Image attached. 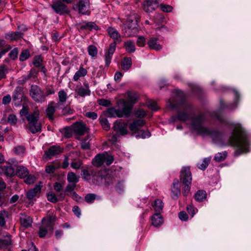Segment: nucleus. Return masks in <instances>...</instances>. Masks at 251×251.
<instances>
[{
	"label": "nucleus",
	"instance_id": "obj_1",
	"mask_svg": "<svg viewBox=\"0 0 251 251\" xmlns=\"http://www.w3.org/2000/svg\"><path fill=\"white\" fill-rule=\"evenodd\" d=\"M231 145L237 148L235 153L238 155L249 151V143L244 129L237 125L229 139Z\"/></svg>",
	"mask_w": 251,
	"mask_h": 251
},
{
	"label": "nucleus",
	"instance_id": "obj_2",
	"mask_svg": "<svg viewBox=\"0 0 251 251\" xmlns=\"http://www.w3.org/2000/svg\"><path fill=\"white\" fill-rule=\"evenodd\" d=\"M180 105H182L183 110L178 113V119L185 122L190 121L194 113L191 105L185 103L178 96L169 100V106L172 108H177Z\"/></svg>",
	"mask_w": 251,
	"mask_h": 251
},
{
	"label": "nucleus",
	"instance_id": "obj_3",
	"mask_svg": "<svg viewBox=\"0 0 251 251\" xmlns=\"http://www.w3.org/2000/svg\"><path fill=\"white\" fill-rule=\"evenodd\" d=\"M107 31L109 36L114 40V42L109 45V49L106 51L104 55L105 66L108 67L115 51L116 44L120 43L122 39L120 34L115 28L109 27L107 29Z\"/></svg>",
	"mask_w": 251,
	"mask_h": 251
},
{
	"label": "nucleus",
	"instance_id": "obj_4",
	"mask_svg": "<svg viewBox=\"0 0 251 251\" xmlns=\"http://www.w3.org/2000/svg\"><path fill=\"white\" fill-rule=\"evenodd\" d=\"M137 100L138 98L135 97V95H132L129 98L127 101H126L124 100H118V106L122 107V109H116L115 117L121 118L123 116L128 117L131 112L133 105Z\"/></svg>",
	"mask_w": 251,
	"mask_h": 251
},
{
	"label": "nucleus",
	"instance_id": "obj_5",
	"mask_svg": "<svg viewBox=\"0 0 251 251\" xmlns=\"http://www.w3.org/2000/svg\"><path fill=\"white\" fill-rule=\"evenodd\" d=\"M204 121L205 117L203 114H200L195 117L192 120V126L193 128L202 136H213L214 134H217V132L210 130L208 128L202 126Z\"/></svg>",
	"mask_w": 251,
	"mask_h": 251
},
{
	"label": "nucleus",
	"instance_id": "obj_6",
	"mask_svg": "<svg viewBox=\"0 0 251 251\" xmlns=\"http://www.w3.org/2000/svg\"><path fill=\"white\" fill-rule=\"evenodd\" d=\"M180 180L184 186L182 188V194L184 196H188L190 192L192 180V173L189 167H183L180 174Z\"/></svg>",
	"mask_w": 251,
	"mask_h": 251
},
{
	"label": "nucleus",
	"instance_id": "obj_7",
	"mask_svg": "<svg viewBox=\"0 0 251 251\" xmlns=\"http://www.w3.org/2000/svg\"><path fill=\"white\" fill-rule=\"evenodd\" d=\"M28 124L26 126V128L30 131L35 134L41 131L42 125L39 121V112L38 111H34L31 113L29 114L26 116Z\"/></svg>",
	"mask_w": 251,
	"mask_h": 251
},
{
	"label": "nucleus",
	"instance_id": "obj_8",
	"mask_svg": "<svg viewBox=\"0 0 251 251\" xmlns=\"http://www.w3.org/2000/svg\"><path fill=\"white\" fill-rule=\"evenodd\" d=\"M123 33L126 37L135 36L138 32L137 21L135 17L130 16L124 24L122 28Z\"/></svg>",
	"mask_w": 251,
	"mask_h": 251
},
{
	"label": "nucleus",
	"instance_id": "obj_9",
	"mask_svg": "<svg viewBox=\"0 0 251 251\" xmlns=\"http://www.w3.org/2000/svg\"><path fill=\"white\" fill-rule=\"evenodd\" d=\"M90 0H78L73 9L82 15H89L91 13Z\"/></svg>",
	"mask_w": 251,
	"mask_h": 251
},
{
	"label": "nucleus",
	"instance_id": "obj_10",
	"mask_svg": "<svg viewBox=\"0 0 251 251\" xmlns=\"http://www.w3.org/2000/svg\"><path fill=\"white\" fill-rule=\"evenodd\" d=\"M50 7L56 14L60 15L68 14L70 12V10L67 5L61 0L53 2Z\"/></svg>",
	"mask_w": 251,
	"mask_h": 251
},
{
	"label": "nucleus",
	"instance_id": "obj_11",
	"mask_svg": "<svg viewBox=\"0 0 251 251\" xmlns=\"http://www.w3.org/2000/svg\"><path fill=\"white\" fill-rule=\"evenodd\" d=\"M63 151V149L61 148L60 146L57 145L52 146L45 151L43 157L46 160H49L52 156L59 154L62 152Z\"/></svg>",
	"mask_w": 251,
	"mask_h": 251
},
{
	"label": "nucleus",
	"instance_id": "obj_12",
	"mask_svg": "<svg viewBox=\"0 0 251 251\" xmlns=\"http://www.w3.org/2000/svg\"><path fill=\"white\" fill-rule=\"evenodd\" d=\"M42 186V182L41 181L36 184L33 188L31 189L26 193L27 199L31 200L35 197L39 196Z\"/></svg>",
	"mask_w": 251,
	"mask_h": 251
},
{
	"label": "nucleus",
	"instance_id": "obj_13",
	"mask_svg": "<svg viewBox=\"0 0 251 251\" xmlns=\"http://www.w3.org/2000/svg\"><path fill=\"white\" fill-rule=\"evenodd\" d=\"M73 128L75 133L76 138L83 135L87 131V127L84 124L81 122H77L73 125Z\"/></svg>",
	"mask_w": 251,
	"mask_h": 251
},
{
	"label": "nucleus",
	"instance_id": "obj_14",
	"mask_svg": "<svg viewBox=\"0 0 251 251\" xmlns=\"http://www.w3.org/2000/svg\"><path fill=\"white\" fill-rule=\"evenodd\" d=\"M56 220V218L54 215L53 214H50L47 217V218H45L42 219V225L48 228L49 230L52 231Z\"/></svg>",
	"mask_w": 251,
	"mask_h": 251
},
{
	"label": "nucleus",
	"instance_id": "obj_15",
	"mask_svg": "<svg viewBox=\"0 0 251 251\" xmlns=\"http://www.w3.org/2000/svg\"><path fill=\"white\" fill-rule=\"evenodd\" d=\"M159 0H146L143 3V9L148 13L152 12L158 6Z\"/></svg>",
	"mask_w": 251,
	"mask_h": 251
},
{
	"label": "nucleus",
	"instance_id": "obj_16",
	"mask_svg": "<svg viewBox=\"0 0 251 251\" xmlns=\"http://www.w3.org/2000/svg\"><path fill=\"white\" fill-rule=\"evenodd\" d=\"M127 123L122 122H116L113 126V129L115 131H118L121 135H125L127 134Z\"/></svg>",
	"mask_w": 251,
	"mask_h": 251
},
{
	"label": "nucleus",
	"instance_id": "obj_17",
	"mask_svg": "<svg viewBox=\"0 0 251 251\" xmlns=\"http://www.w3.org/2000/svg\"><path fill=\"white\" fill-rule=\"evenodd\" d=\"M66 196L65 193H60L57 196L53 191L47 193V200L52 203H56L60 200H63Z\"/></svg>",
	"mask_w": 251,
	"mask_h": 251
},
{
	"label": "nucleus",
	"instance_id": "obj_18",
	"mask_svg": "<svg viewBox=\"0 0 251 251\" xmlns=\"http://www.w3.org/2000/svg\"><path fill=\"white\" fill-rule=\"evenodd\" d=\"M180 194V186L179 181L176 179L174 180L172 186L171 187V196L174 199H176Z\"/></svg>",
	"mask_w": 251,
	"mask_h": 251
},
{
	"label": "nucleus",
	"instance_id": "obj_19",
	"mask_svg": "<svg viewBox=\"0 0 251 251\" xmlns=\"http://www.w3.org/2000/svg\"><path fill=\"white\" fill-rule=\"evenodd\" d=\"M145 123V120L142 119L135 120L129 125V129L133 133H136L138 131L139 128L144 126Z\"/></svg>",
	"mask_w": 251,
	"mask_h": 251
},
{
	"label": "nucleus",
	"instance_id": "obj_20",
	"mask_svg": "<svg viewBox=\"0 0 251 251\" xmlns=\"http://www.w3.org/2000/svg\"><path fill=\"white\" fill-rule=\"evenodd\" d=\"M0 174H3L6 176L12 177L14 175V169L12 165L0 166Z\"/></svg>",
	"mask_w": 251,
	"mask_h": 251
},
{
	"label": "nucleus",
	"instance_id": "obj_21",
	"mask_svg": "<svg viewBox=\"0 0 251 251\" xmlns=\"http://www.w3.org/2000/svg\"><path fill=\"white\" fill-rule=\"evenodd\" d=\"M151 224L155 227H159L163 223V219L160 214L155 213L151 217Z\"/></svg>",
	"mask_w": 251,
	"mask_h": 251
},
{
	"label": "nucleus",
	"instance_id": "obj_22",
	"mask_svg": "<svg viewBox=\"0 0 251 251\" xmlns=\"http://www.w3.org/2000/svg\"><path fill=\"white\" fill-rule=\"evenodd\" d=\"M151 206L155 213L160 214L164 207V203L161 200L157 199L152 202Z\"/></svg>",
	"mask_w": 251,
	"mask_h": 251
},
{
	"label": "nucleus",
	"instance_id": "obj_23",
	"mask_svg": "<svg viewBox=\"0 0 251 251\" xmlns=\"http://www.w3.org/2000/svg\"><path fill=\"white\" fill-rule=\"evenodd\" d=\"M23 36V33L20 31L10 32L5 34V38L7 40L13 41L22 38Z\"/></svg>",
	"mask_w": 251,
	"mask_h": 251
},
{
	"label": "nucleus",
	"instance_id": "obj_24",
	"mask_svg": "<svg viewBox=\"0 0 251 251\" xmlns=\"http://www.w3.org/2000/svg\"><path fill=\"white\" fill-rule=\"evenodd\" d=\"M149 48L152 50H159L162 48L161 45L158 42V39L156 38H151L150 39L148 43Z\"/></svg>",
	"mask_w": 251,
	"mask_h": 251
},
{
	"label": "nucleus",
	"instance_id": "obj_25",
	"mask_svg": "<svg viewBox=\"0 0 251 251\" xmlns=\"http://www.w3.org/2000/svg\"><path fill=\"white\" fill-rule=\"evenodd\" d=\"M20 219L21 224L23 226L28 227L31 226L32 221L29 216L25 214H21Z\"/></svg>",
	"mask_w": 251,
	"mask_h": 251
},
{
	"label": "nucleus",
	"instance_id": "obj_26",
	"mask_svg": "<svg viewBox=\"0 0 251 251\" xmlns=\"http://www.w3.org/2000/svg\"><path fill=\"white\" fill-rule=\"evenodd\" d=\"M76 91L78 94H90L91 91L88 82H84L83 85L77 86Z\"/></svg>",
	"mask_w": 251,
	"mask_h": 251
},
{
	"label": "nucleus",
	"instance_id": "obj_27",
	"mask_svg": "<svg viewBox=\"0 0 251 251\" xmlns=\"http://www.w3.org/2000/svg\"><path fill=\"white\" fill-rule=\"evenodd\" d=\"M87 74V71L83 67H80L79 70L75 72L73 76V80L75 81H78L80 78L84 77Z\"/></svg>",
	"mask_w": 251,
	"mask_h": 251
},
{
	"label": "nucleus",
	"instance_id": "obj_28",
	"mask_svg": "<svg viewBox=\"0 0 251 251\" xmlns=\"http://www.w3.org/2000/svg\"><path fill=\"white\" fill-rule=\"evenodd\" d=\"M55 109L56 105L54 102H51L49 104L46 109V114L50 120H53V114L55 111Z\"/></svg>",
	"mask_w": 251,
	"mask_h": 251
},
{
	"label": "nucleus",
	"instance_id": "obj_29",
	"mask_svg": "<svg viewBox=\"0 0 251 251\" xmlns=\"http://www.w3.org/2000/svg\"><path fill=\"white\" fill-rule=\"evenodd\" d=\"M105 159V155L104 154H98L93 160V164L97 167H99L103 164Z\"/></svg>",
	"mask_w": 251,
	"mask_h": 251
},
{
	"label": "nucleus",
	"instance_id": "obj_30",
	"mask_svg": "<svg viewBox=\"0 0 251 251\" xmlns=\"http://www.w3.org/2000/svg\"><path fill=\"white\" fill-rule=\"evenodd\" d=\"M28 174V170L26 167L23 166L18 167L16 175L20 178L24 179Z\"/></svg>",
	"mask_w": 251,
	"mask_h": 251
},
{
	"label": "nucleus",
	"instance_id": "obj_31",
	"mask_svg": "<svg viewBox=\"0 0 251 251\" xmlns=\"http://www.w3.org/2000/svg\"><path fill=\"white\" fill-rule=\"evenodd\" d=\"M126 50L129 53H133L136 50L134 42L132 40H128L124 43Z\"/></svg>",
	"mask_w": 251,
	"mask_h": 251
},
{
	"label": "nucleus",
	"instance_id": "obj_32",
	"mask_svg": "<svg viewBox=\"0 0 251 251\" xmlns=\"http://www.w3.org/2000/svg\"><path fill=\"white\" fill-rule=\"evenodd\" d=\"M131 65L132 60L130 57L124 58L121 63V66L123 70L125 71H127L130 68Z\"/></svg>",
	"mask_w": 251,
	"mask_h": 251
},
{
	"label": "nucleus",
	"instance_id": "obj_33",
	"mask_svg": "<svg viewBox=\"0 0 251 251\" xmlns=\"http://www.w3.org/2000/svg\"><path fill=\"white\" fill-rule=\"evenodd\" d=\"M92 136L88 135L86 138H84L81 142V147L83 150H89L90 149V141L91 140Z\"/></svg>",
	"mask_w": 251,
	"mask_h": 251
},
{
	"label": "nucleus",
	"instance_id": "obj_34",
	"mask_svg": "<svg viewBox=\"0 0 251 251\" xmlns=\"http://www.w3.org/2000/svg\"><path fill=\"white\" fill-rule=\"evenodd\" d=\"M195 199L198 201H202L206 198V193L204 190H199L195 194Z\"/></svg>",
	"mask_w": 251,
	"mask_h": 251
},
{
	"label": "nucleus",
	"instance_id": "obj_35",
	"mask_svg": "<svg viewBox=\"0 0 251 251\" xmlns=\"http://www.w3.org/2000/svg\"><path fill=\"white\" fill-rule=\"evenodd\" d=\"M67 180L70 183H77L79 181V177L73 172H69L67 175Z\"/></svg>",
	"mask_w": 251,
	"mask_h": 251
},
{
	"label": "nucleus",
	"instance_id": "obj_36",
	"mask_svg": "<svg viewBox=\"0 0 251 251\" xmlns=\"http://www.w3.org/2000/svg\"><path fill=\"white\" fill-rule=\"evenodd\" d=\"M88 54L92 58L96 57L98 54L97 48L94 45H90L87 48Z\"/></svg>",
	"mask_w": 251,
	"mask_h": 251
},
{
	"label": "nucleus",
	"instance_id": "obj_37",
	"mask_svg": "<svg viewBox=\"0 0 251 251\" xmlns=\"http://www.w3.org/2000/svg\"><path fill=\"white\" fill-rule=\"evenodd\" d=\"M226 155L227 154L226 151L218 152L215 154L214 156V160L217 162H222L226 159Z\"/></svg>",
	"mask_w": 251,
	"mask_h": 251
},
{
	"label": "nucleus",
	"instance_id": "obj_38",
	"mask_svg": "<svg viewBox=\"0 0 251 251\" xmlns=\"http://www.w3.org/2000/svg\"><path fill=\"white\" fill-rule=\"evenodd\" d=\"M36 179V177L33 175L28 174L24 178V182L27 184H31L34 183Z\"/></svg>",
	"mask_w": 251,
	"mask_h": 251
},
{
	"label": "nucleus",
	"instance_id": "obj_39",
	"mask_svg": "<svg viewBox=\"0 0 251 251\" xmlns=\"http://www.w3.org/2000/svg\"><path fill=\"white\" fill-rule=\"evenodd\" d=\"M81 29H88L90 30L94 29H97L98 26L97 25L93 22H88L83 24L81 26Z\"/></svg>",
	"mask_w": 251,
	"mask_h": 251
},
{
	"label": "nucleus",
	"instance_id": "obj_40",
	"mask_svg": "<svg viewBox=\"0 0 251 251\" xmlns=\"http://www.w3.org/2000/svg\"><path fill=\"white\" fill-rule=\"evenodd\" d=\"M210 161V158H205L201 163H198V167L201 170H205L208 166Z\"/></svg>",
	"mask_w": 251,
	"mask_h": 251
},
{
	"label": "nucleus",
	"instance_id": "obj_41",
	"mask_svg": "<svg viewBox=\"0 0 251 251\" xmlns=\"http://www.w3.org/2000/svg\"><path fill=\"white\" fill-rule=\"evenodd\" d=\"M17 121V116L13 114H10L7 118V122L11 125H16Z\"/></svg>",
	"mask_w": 251,
	"mask_h": 251
},
{
	"label": "nucleus",
	"instance_id": "obj_42",
	"mask_svg": "<svg viewBox=\"0 0 251 251\" xmlns=\"http://www.w3.org/2000/svg\"><path fill=\"white\" fill-rule=\"evenodd\" d=\"M30 56V53L28 50H23L20 55L19 59L21 61H24L27 59Z\"/></svg>",
	"mask_w": 251,
	"mask_h": 251
},
{
	"label": "nucleus",
	"instance_id": "obj_43",
	"mask_svg": "<svg viewBox=\"0 0 251 251\" xmlns=\"http://www.w3.org/2000/svg\"><path fill=\"white\" fill-rule=\"evenodd\" d=\"M100 123L103 128L105 130H108L110 129V124L106 119L103 118L100 119Z\"/></svg>",
	"mask_w": 251,
	"mask_h": 251
},
{
	"label": "nucleus",
	"instance_id": "obj_44",
	"mask_svg": "<svg viewBox=\"0 0 251 251\" xmlns=\"http://www.w3.org/2000/svg\"><path fill=\"white\" fill-rule=\"evenodd\" d=\"M147 106L152 110H156L158 109L157 103L155 101L149 100L146 102Z\"/></svg>",
	"mask_w": 251,
	"mask_h": 251
},
{
	"label": "nucleus",
	"instance_id": "obj_45",
	"mask_svg": "<svg viewBox=\"0 0 251 251\" xmlns=\"http://www.w3.org/2000/svg\"><path fill=\"white\" fill-rule=\"evenodd\" d=\"M48 230L49 229L48 228L42 225V226L40 227L38 232L39 237L40 238L44 237L46 235Z\"/></svg>",
	"mask_w": 251,
	"mask_h": 251
},
{
	"label": "nucleus",
	"instance_id": "obj_46",
	"mask_svg": "<svg viewBox=\"0 0 251 251\" xmlns=\"http://www.w3.org/2000/svg\"><path fill=\"white\" fill-rule=\"evenodd\" d=\"M41 93V89L37 85H33L31 86L30 94H40Z\"/></svg>",
	"mask_w": 251,
	"mask_h": 251
},
{
	"label": "nucleus",
	"instance_id": "obj_47",
	"mask_svg": "<svg viewBox=\"0 0 251 251\" xmlns=\"http://www.w3.org/2000/svg\"><path fill=\"white\" fill-rule=\"evenodd\" d=\"M7 73V69L4 65L0 66V80L6 77Z\"/></svg>",
	"mask_w": 251,
	"mask_h": 251
},
{
	"label": "nucleus",
	"instance_id": "obj_48",
	"mask_svg": "<svg viewBox=\"0 0 251 251\" xmlns=\"http://www.w3.org/2000/svg\"><path fill=\"white\" fill-rule=\"evenodd\" d=\"M134 115L137 118H142L146 115V112L142 109H139L135 112Z\"/></svg>",
	"mask_w": 251,
	"mask_h": 251
},
{
	"label": "nucleus",
	"instance_id": "obj_49",
	"mask_svg": "<svg viewBox=\"0 0 251 251\" xmlns=\"http://www.w3.org/2000/svg\"><path fill=\"white\" fill-rule=\"evenodd\" d=\"M42 62V59L41 56H35L33 58V64L35 67H38L41 66Z\"/></svg>",
	"mask_w": 251,
	"mask_h": 251
},
{
	"label": "nucleus",
	"instance_id": "obj_50",
	"mask_svg": "<svg viewBox=\"0 0 251 251\" xmlns=\"http://www.w3.org/2000/svg\"><path fill=\"white\" fill-rule=\"evenodd\" d=\"M159 6L161 10L164 12H170L173 10V7L170 5L161 4Z\"/></svg>",
	"mask_w": 251,
	"mask_h": 251
},
{
	"label": "nucleus",
	"instance_id": "obj_51",
	"mask_svg": "<svg viewBox=\"0 0 251 251\" xmlns=\"http://www.w3.org/2000/svg\"><path fill=\"white\" fill-rule=\"evenodd\" d=\"M62 133L65 137L70 138L72 135V130L69 127H65L63 129Z\"/></svg>",
	"mask_w": 251,
	"mask_h": 251
},
{
	"label": "nucleus",
	"instance_id": "obj_52",
	"mask_svg": "<svg viewBox=\"0 0 251 251\" xmlns=\"http://www.w3.org/2000/svg\"><path fill=\"white\" fill-rule=\"evenodd\" d=\"M25 148L24 146H19L14 149V152L18 155H21L24 153Z\"/></svg>",
	"mask_w": 251,
	"mask_h": 251
},
{
	"label": "nucleus",
	"instance_id": "obj_53",
	"mask_svg": "<svg viewBox=\"0 0 251 251\" xmlns=\"http://www.w3.org/2000/svg\"><path fill=\"white\" fill-rule=\"evenodd\" d=\"M82 163L81 161L78 160L77 161H74L71 163V166L74 169H79L81 168Z\"/></svg>",
	"mask_w": 251,
	"mask_h": 251
},
{
	"label": "nucleus",
	"instance_id": "obj_54",
	"mask_svg": "<svg viewBox=\"0 0 251 251\" xmlns=\"http://www.w3.org/2000/svg\"><path fill=\"white\" fill-rule=\"evenodd\" d=\"M91 174H93L92 171H91V174H90L88 170H83L82 171L81 176L85 180H89L91 178Z\"/></svg>",
	"mask_w": 251,
	"mask_h": 251
},
{
	"label": "nucleus",
	"instance_id": "obj_55",
	"mask_svg": "<svg viewBox=\"0 0 251 251\" xmlns=\"http://www.w3.org/2000/svg\"><path fill=\"white\" fill-rule=\"evenodd\" d=\"M191 88L194 93H201L202 92V87L196 84H192Z\"/></svg>",
	"mask_w": 251,
	"mask_h": 251
},
{
	"label": "nucleus",
	"instance_id": "obj_56",
	"mask_svg": "<svg viewBox=\"0 0 251 251\" xmlns=\"http://www.w3.org/2000/svg\"><path fill=\"white\" fill-rule=\"evenodd\" d=\"M146 43V39L144 36H139L137 40V45L139 46L143 47L145 46Z\"/></svg>",
	"mask_w": 251,
	"mask_h": 251
},
{
	"label": "nucleus",
	"instance_id": "obj_57",
	"mask_svg": "<svg viewBox=\"0 0 251 251\" xmlns=\"http://www.w3.org/2000/svg\"><path fill=\"white\" fill-rule=\"evenodd\" d=\"M53 189L57 193H62L61 191L63 189V186L61 183L56 182L53 184Z\"/></svg>",
	"mask_w": 251,
	"mask_h": 251
},
{
	"label": "nucleus",
	"instance_id": "obj_58",
	"mask_svg": "<svg viewBox=\"0 0 251 251\" xmlns=\"http://www.w3.org/2000/svg\"><path fill=\"white\" fill-rule=\"evenodd\" d=\"M18 54V50L17 48L13 49L9 53V57L13 60L17 58Z\"/></svg>",
	"mask_w": 251,
	"mask_h": 251
},
{
	"label": "nucleus",
	"instance_id": "obj_59",
	"mask_svg": "<svg viewBox=\"0 0 251 251\" xmlns=\"http://www.w3.org/2000/svg\"><path fill=\"white\" fill-rule=\"evenodd\" d=\"M96 199V196L93 194H88L85 197V201L89 203L92 202Z\"/></svg>",
	"mask_w": 251,
	"mask_h": 251
},
{
	"label": "nucleus",
	"instance_id": "obj_60",
	"mask_svg": "<svg viewBox=\"0 0 251 251\" xmlns=\"http://www.w3.org/2000/svg\"><path fill=\"white\" fill-rule=\"evenodd\" d=\"M151 136V133L149 131H143L141 130L139 133L138 136H139L142 138H146L149 137Z\"/></svg>",
	"mask_w": 251,
	"mask_h": 251
},
{
	"label": "nucleus",
	"instance_id": "obj_61",
	"mask_svg": "<svg viewBox=\"0 0 251 251\" xmlns=\"http://www.w3.org/2000/svg\"><path fill=\"white\" fill-rule=\"evenodd\" d=\"M179 218L181 221H186L188 219V216L184 211H181L178 214Z\"/></svg>",
	"mask_w": 251,
	"mask_h": 251
},
{
	"label": "nucleus",
	"instance_id": "obj_62",
	"mask_svg": "<svg viewBox=\"0 0 251 251\" xmlns=\"http://www.w3.org/2000/svg\"><path fill=\"white\" fill-rule=\"evenodd\" d=\"M20 114L21 116H25L28 115V108L27 106L23 105L22 109L21 110L20 112Z\"/></svg>",
	"mask_w": 251,
	"mask_h": 251
},
{
	"label": "nucleus",
	"instance_id": "obj_63",
	"mask_svg": "<svg viewBox=\"0 0 251 251\" xmlns=\"http://www.w3.org/2000/svg\"><path fill=\"white\" fill-rule=\"evenodd\" d=\"M74 110L70 107H66L62 110V113L64 115H71L73 114Z\"/></svg>",
	"mask_w": 251,
	"mask_h": 251
},
{
	"label": "nucleus",
	"instance_id": "obj_64",
	"mask_svg": "<svg viewBox=\"0 0 251 251\" xmlns=\"http://www.w3.org/2000/svg\"><path fill=\"white\" fill-rule=\"evenodd\" d=\"M116 109L114 108H109L107 111V116L108 117H115Z\"/></svg>",
	"mask_w": 251,
	"mask_h": 251
}]
</instances>
